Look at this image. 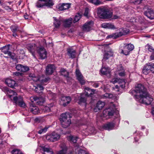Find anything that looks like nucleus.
Segmentation results:
<instances>
[{
    "mask_svg": "<svg viewBox=\"0 0 154 154\" xmlns=\"http://www.w3.org/2000/svg\"><path fill=\"white\" fill-rule=\"evenodd\" d=\"M129 92L136 98H141L140 101L146 105L150 104L153 100V98L148 94L146 89L141 84H137L135 89L130 91Z\"/></svg>",
    "mask_w": 154,
    "mask_h": 154,
    "instance_id": "f257e3e1",
    "label": "nucleus"
},
{
    "mask_svg": "<svg viewBox=\"0 0 154 154\" xmlns=\"http://www.w3.org/2000/svg\"><path fill=\"white\" fill-rule=\"evenodd\" d=\"M67 54L70 58H74L75 57L76 51L73 49L71 48L68 49Z\"/></svg>",
    "mask_w": 154,
    "mask_h": 154,
    "instance_id": "aec40b11",
    "label": "nucleus"
},
{
    "mask_svg": "<svg viewBox=\"0 0 154 154\" xmlns=\"http://www.w3.org/2000/svg\"><path fill=\"white\" fill-rule=\"evenodd\" d=\"M16 69L17 70L23 72L27 71L29 69L28 67L21 64L17 65L16 66Z\"/></svg>",
    "mask_w": 154,
    "mask_h": 154,
    "instance_id": "ddd939ff",
    "label": "nucleus"
},
{
    "mask_svg": "<svg viewBox=\"0 0 154 154\" xmlns=\"http://www.w3.org/2000/svg\"><path fill=\"white\" fill-rule=\"evenodd\" d=\"M60 137V135L55 133L53 132L49 134H47L46 137V139L49 142H54L57 140Z\"/></svg>",
    "mask_w": 154,
    "mask_h": 154,
    "instance_id": "39448f33",
    "label": "nucleus"
},
{
    "mask_svg": "<svg viewBox=\"0 0 154 154\" xmlns=\"http://www.w3.org/2000/svg\"><path fill=\"white\" fill-rule=\"evenodd\" d=\"M79 137L77 136L70 135L67 137L68 140L73 143H76Z\"/></svg>",
    "mask_w": 154,
    "mask_h": 154,
    "instance_id": "c756f323",
    "label": "nucleus"
},
{
    "mask_svg": "<svg viewBox=\"0 0 154 154\" xmlns=\"http://www.w3.org/2000/svg\"><path fill=\"white\" fill-rule=\"evenodd\" d=\"M5 82L9 87L12 88L17 85V84L14 80L8 78L6 79Z\"/></svg>",
    "mask_w": 154,
    "mask_h": 154,
    "instance_id": "4468645a",
    "label": "nucleus"
},
{
    "mask_svg": "<svg viewBox=\"0 0 154 154\" xmlns=\"http://www.w3.org/2000/svg\"><path fill=\"white\" fill-rule=\"evenodd\" d=\"M91 3H92L95 5H99L101 4V2L98 0H88Z\"/></svg>",
    "mask_w": 154,
    "mask_h": 154,
    "instance_id": "09e8293b",
    "label": "nucleus"
},
{
    "mask_svg": "<svg viewBox=\"0 0 154 154\" xmlns=\"http://www.w3.org/2000/svg\"><path fill=\"white\" fill-rule=\"evenodd\" d=\"M38 52L39 54L40 58L42 59H45L47 57V52L43 47L39 48Z\"/></svg>",
    "mask_w": 154,
    "mask_h": 154,
    "instance_id": "f3484780",
    "label": "nucleus"
},
{
    "mask_svg": "<svg viewBox=\"0 0 154 154\" xmlns=\"http://www.w3.org/2000/svg\"><path fill=\"white\" fill-rule=\"evenodd\" d=\"M113 97V94L110 93H106L103 96V98H111Z\"/></svg>",
    "mask_w": 154,
    "mask_h": 154,
    "instance_id": "de8ad7c7",
    "label": "nucleus"
},
{
    "mask_svg": "<svg viewBox=\"0 0 154 154\" xmlns=\"http://www.w3.org/2000/svg\"><path fill=\"white\" fill-rule=\"evenodd\" d=\"M18 79H17L18 82H23L25 80V79L22 76L21 77H19Z\"/></svg>",
    "mask_w": 154,
    "mask_h": 154,
    "instance_id": "13d9d810",
    "label": "nucleus"
},
{
    "mask_svg": "<svg viewBox=\"0 0 154 154\" xmlns=\"http://www.w3.org/2000/svg\"><path fill=\"white\" fill-rule=\"evenodd\" d=\"M105 105V103L103 102L99 101L97 103L96 106L94 110H95L97 109H98L99 110H100Z\"/></svg>",
    "mask_w": 154,
    "mask_h": 154,
    "instance_id": "7c9ffc66",
    "label": "nucleus"
},
{
    "mask_svg": "<svg viewBox=\"0 0 154 154\" xmlns=\"http://www.w3.org/2000/svg\"><path fill=\"white\" fill-rule=\"evenodd\" d=\"M102 27L109 29H115V26L111 23H103L101 25Z\"/></svg>",
    "mask_w": 154,
    "mask_h": 154,
    "instance_id": "a878e982",
    "label": "nucleus"
},
{
    "mask_svg": "<svg viewBox=\"0 0 154 154\" xmlns=\"http://www.w3.org/2000/svg\"><path fill=\"white\" fill-rule=\"evenodd\" d=\"M145 50L146 51L148 50L150 52H152L154 50V48L151 45L147 44L145 46Z\"/></svg>",
    "mask_w": 154,
    "mask_h": 154,
    "instance_id": "a19ab883",
    "label": "nucleus"
},
{
    "mask_svg": "<svg viewBox=\"0 0 154 154\" xmlns=\"http://www.w3.org/2000/svg\"><path fill=\"white\" fill-rule=\"evenodd\" d=\"M5 9L8 12H11L12 10L11 8L8 6H5L4 7Z\"/></svg>",
    "mask_w": 154,
    "mask_h": 154,
    "instance_id": "680f3d73",
    "label": "nucleus"
},
{
    "mask_svg": "<svg viewBox=\"0 0 154 154\" xmlns=\"http://www.w3.org/2000/svg\"><path fill=\"white\" fill-rule=\"evenodd\" d=\"M115 110L113 109L109 108L105 109L103 112V116L106 119L109 118V117L112 116L114 114Z\"/></svg>",
    "mask_w": 154,
    "mask_h": 154,
    "instance_id": "0eeeda50",
    "label": "nucleus"
},
{
    "mask_svg": "<svg viewBox=\"0 0 154 154\" xmlns=\"http://www.w3.org/2000/svg\"><path fill=\"white\" fill-rule=\"evenodd\" d=\"M11 45H8L1 48L0 49L2 52L5 54H8L10 52V47Z\"/></svg>",
    "mask_w": 154,
    "mask_h": 154,
    "instance_id": "cd10ccee",
    "label": "nucleus"
},
{
    "mask_svg": "<svg viewBox=\"0 0 154 154\" xmlns=\"http://www.w3.org/2000/svg\"><path fill=\"white\" fill-rule=\"evenodd\" d=\"M125 44L130 52L133 50L134 48V45L131 44Z\"/></svg>",
    "mask_w": 154,
    "mask_h": 154,
    "instance_id": "c03bdc74",
    "label": "nucleus"
},
{
    "mask_svg": "<svg viewBox=\"0 0 154 154\" xmlns=\"http://www.w3.org/2000/svg\"><path fill=\"white\" fill-rule=\"evenodd\" d=\"M52 104L48 105L47 106H46L42 108L43 112H51V107L52 106Z\"/></svg>",
    "mask_w": 154,
    "mask_h": 154,
    "instance_id": "f704fd0d",
    "label": "nucleus"
},
{
    "mask_svg": "<svg viewBox=\"0 0 154 154\" xmlns=\"http://www.w3.org/2000/svg\"><path fill=\"white\" fill-rule=\"evenodd\" d=\"M10 28L12 32L14 33L18 31V27L16 25H13L11 26Z\"/></svg>",
    "mask_w": 154,
    "mask_h": 154,
    "instance_id": "37998d69",
    "label": "nucleus"
},
{
    "mask_svg": "<svg viewBox=\"0 0 154 154\" xmlns=\"http://www.w3.org/2000/svg\"><path fill=\"white\" fill-rule=\"evenodd\" d=\"M10 57L12 59H14L15 58V54L14 53H12L9 52L8 54Z\"/></svg>",
    "mask_w": 154,
    "mask_h": 154,
    "instance_id": "603ef678",
    "label": "nucleus"
},
{
    "mask_svg": "<svg viewBox=\"0 0 154 154\" xmlns=\"http://www.w3.org/2000/svg\"><path fill=\"white\" fill-rule=\"evenodd\" d=\"M149 67H150V70L151 72L152 73L154 72V63H149Z\"/></svg>",
    "mask_w": 154,
    "mask_h": 154,
    "instance_id": "3c124183",
    "label": "nucleus"
},
{
    "mask_svg": "<svg viewBox=\"0 0 154 154\" xmlns=\"http://www.w3.org/2000/svg\"><path fill=\"white\" fill-rule=\"evenodd\" d=\"M54 25L55 27L58 28L59 27L60 24L63 23V20L60 19H57L56 17H54Z\"/></svg>",
    "mask_w": 154,
    "mask_h": 154,
    "instance_id": "5701e85b",
    "label": "nucleus"
},
{
    "mask_svg": "<svg viewBox=\"0 0 154 154\" xmlns=\"http://www.w3.org/2000/svg\"><path fill=\"white\" fill-rule=\"evenodd\" d=\"M11 152L12 154H24L20 150L17 149H13Z\"/></svg>",
    "mask_w": 154,
    "mask_h": 154,
    "instance_id": "49530a36",
    "label": "nucleus"
},
{
    "mask_svg": "<svg viewBox=\"0 0 154 154\" xmlns=\"http://www.w3.org/2000/svg\"><path fill=\"white\" fill-rule=\"evenodd\" d=\"M70 7V4L68 3H63L59 5L58 8L60 10L63 11L68 9Z\"/></svg>",
    "mask_w": 154,
    "mask_h": 154,
    "instance_id": "bb28decb",
    "label": "nucleus"
},
{
    "mask_svg": "<svg viewBox=\"0 0 154 154\" xmlns=\"http://www.w3.org/2000/svg\"><path fill=\"white\" fill-rule=\"evenodd\" d=\"M61 75L65 77H68L69 72L64 68H61L60 71Z\"/></svg>",
    "mask_w": 154,
    "mask_h": 154,
    "instance_id": "c9c22d12",
    "label": "nucleus"
},
{
    "mask_svg": "<svg viewBox=\"0 0 154 154\" xmlns=\"http://www.w3.org/2000/svg\"><path fill=\"white\" fill-rule=\"evenodd\" d=\"M119 51L120 53L123 54L125 55H127L129 54L130 51L127 48L124 44L123 48L121 47L119 49Z\"/></svg>",
    "mask_w": 154,
    "mask_h": 154,
    "instance_id": "4be33fe9",
    "label": "nucleus"
},
{
    "mask_svg": "<svg viewBox=\"0 0 154 154\" xmlns=\"http://www.w3.org/2000/svg\"><path fill=\"white\" fill-rule=\"evenodd\" d=\"M94 24V22L92 21L86 22L82 26L83 30L85 32L89 31L93 27Z\"/></svg>",
    "mask_w": 154,
    "mask_h": 154,
    "instance_id": "1a4fd4ad",
    "label": "nucleus"
},
{
    "mask_svg": "<svg viewBox=\"0 0 154 154\" xmlns=\"http://www.w3.org/2000/svg\"><path fill=\"white\" fill-rule=\"evenodd\" d=\"M38 108L37 106H35L32 103H30L29 110L31 112H32V111H33L34 110H35V109H37Z\"/></svg>",
    "mask_w": 154,
    "mask_h": 154,
    "instance_id": "ea45409f",
    "label": "nucleus"
},
{
    "mask_svg": "<svg viewBox=\"0 0 154 154\" xmlns=\"http://www.w3.org/2000/svg\"><path fill=\"white\" fill-rule=\"evenodd\" d=\"M10 92L12 94V95H9L8 96H9V97L11 98L12 96L13 95H16V93L15 92H14V91L11 90L10 91Z\"/></svg>",
    "mask_w": 154,
    "mask_h": 154,
    "instance_id": "0e129e2a",
    "label": "nucleus"
},
{
    "mask_svg": "<svg viewBox=\"0 0 154 154\" xmlns=\"http://www.w3.org/2000/svg\"><path fill=\"white\" fill-rule=\"evenodd\" d=\"M60 103L64 106H67L71 101V98L69 96H63L60 98Z\"/></svg>",
    "mask_w": 154,
    "mask_h": 154,
    "instance_id": "9b49d317",
    "label": "nucleus"
},
{
    "mask_svg": "<svg viewBox=\"0 0 154 154\" xmlns=\"http://www.w3.org/2000/svg\"><path fill=\"white\" fill-rule=\"evenodd\" d=\"M85 92L84 94H82L80 95V97L79 99V104H81L83 103L86 104V98L84 95L86 97H89L92 95L95 90L94 89H91L89 88H85Z\"/></svg>",
    "mask_w": 154,
    "mask_h": 154,
    "instance_id": "20e7f679",
    "label": "nucleus"
},
{
    "mask_svg": "<svg viewBox=\"0 0 154 154\" xmlns=\"http://www.w3.org/2000/svg\"><path fill=\"white\" fill-rule=\"evenodd\" d=\"M49 96L51 97V99H54L56 97V95L55 93H51L49 94Z\"/></svg>",
    "mask_w": 154,
    "mask_h": 154,
    "instance_id": "052dcab7",
    "label": "nucleus"
},
{
    "mask_svg": "<svg viewBox=\"0 0 154 154\" xmlns=\"http://www.w3.org/2000/svg\"><path fill=\"white\" fill-rule=\"evenodd\" d=\"M100 71L101 74L106 75L109 74L111 71L110 69L108 66H103Z\"/></svg>",
    "mask_w": 154,
    "mask_h": 154,
    "instance_id": "412c9836",
    "label": "nucleus"
},
{
    "mask_svg": "<svg viewBox=\"0 0 154 154\" xmlns=\"http://www.w3.org/2000/svg\"><path fill=\"white\" fill-rule=\"evenodd\" d=\"M70 114L66 112L60 115V119L61 125L63 128H66L69 126L71 124Z\"/></svg>",
    "mask_w": 154,
    "mask_h": 154,
    "instance_id": "f03ea898",
    "label": "nucleus"
},
{
    "mask_svg": "<svg viewBox=\"0 0 154 154\" xmlns=\"http://www.w3.org/2000/svg\"><path fill=\"white\" fill-rule=\"evenodd\" d=\"M89 9L88 8H86L85 10V12L84 13V15L87 17L89 16Z\"/></svg>",
    "mask_w": 154,
    "mask_h": 154,
    "instance_id": "5fc2aeb1",
    "label": "nucleus"
},
{
    "mask_svg": "<svg viewBox=\"0 0 154 154\" xmlns=\"http://www.w3.org/2000/svg\"><path fill=\"white\" fill-rule=\"evenodd\" d=\"M72 19L71 18H70L67 19L63 20V23L64 26L65 27H69L72 24Z\"/></svg>",
    "mask_w": 154,
    "mask_h": 154,
    "instance_id": "393cba45",
    "label": "nucleus"
},
{
    "mask_svg": "<svg viewBox=\"0 0 154 154\" xmlns=\"http://www.w3.org/2000/svg\"><path fill=\"white\" fill-rule=\"evenodd\" d=\"M35 45L34 44L32 45L29 44L27 46V48L28 50L33 56H34V52L35 50Z\"/></svg>",
    "mask_w": 154,
    "mask_h": 154,
    "instance_id": "2f4dec72",
    "label": "nucleus"
},
{
    "mask_svg": "<svg viewBox=\"0 0 154 154\" xmlns=\"http://www.w3.org/2000/svg\"><path fill=\"white\" fill-rule=\"evenodd\" d=\"M30 100L32 102L34 101L37 105H42L45 101V99L44 98L42 97H32L30 98Z\"/></svg>",
    "mask_w": 154,
    "mask_h": 154,
    "instance_id": "6e6552de",
    "label": "nucleus"
},
{
    "mask_svg": "<svg viewBox=\"0 0 154 154\" xmlns=\"http://www.w3.org/2000/svg\"><path fill=\"white\" fill-rule=\"evenodd\" d=\"M54 4L52 1H49L48 2H47L45 3V6L48 7H51Z\"/></svg>",
    "mask_w": 154,
    "mask_h": 154,
    "instance_id": "8fccbe9b",
    "label": "nucleus"
},
{
    "mask_svg": "<svg viewBox=\"0 0 154 154\" xmlns=\"http://www.w3.org/2000/svg\"><path fill=\"white\" fill-rule=\"evenodd\" d=\"M40 147H41L40 150L43 151L44 154H53L52 150L49 148L46 147V146H42Z\"/></svg>",
    "mask_w": 154,
    "mask_h": 154,
    "instance_id": "6ab92c4d",
    "label": "nucleus"
},
{
    "mask_svg": "<svg viewBox=\"0 0 154 154\" xmlns=\"http://www.w3.org/2000/svg\"><path fill=\"white\" fill-rule=\"evenodd\" d=\"M144 15L148 18L151 19H154V11L151 9H148L144 13Z\"/></svg>",
    "mask_w": 154,
    "mask_h": 154,
    "instance_id": "a211bd4d",
    "label": "nucleus"
},
{
    "mask_svg": "<svg viewBox=\"0 0 154 154\" xmlns=\"http://www.w3.org/2000/svg\"><path fill=\"white\" fill-rule=\"evenodd\" d=\"M29 76L31 80H32L35 82H37L39 80V78L34 74H29Z\"/></svg>",
    "mask_w": 154,
    "mask_h": 154,
    "instance_id": "58836bf2",
    "label": "nucleus"
},
{
    "mask_svg": "<svg viewBox=\"0 0 154 154\" xmlns=\"http://www.w3.org/2000/svg\"><path fill=\"white\" fill-rule=\"evenodd\" d=\"M75 73L77 79L82 85H84L85 83V81L79 70L76 69Z\"/></svg>",
    "mask_w": 154,
    "mask_h": 154,
    "instance_id": "9d476101",
    "label": "nucleus"
},
{
    "mask_svg": "<svg viewBox=\"0 0 154 154\" xmlns=\"http://www.w3.org/2000/svg\"><path fill=\"white\" fill-rule=\"evenodd\" d=\"M98 14L101 18L104 19L110 18L112 15V13L110 11L109 9L106 8H98Z\"/></svg>",
    "mask_w": 154,
    "mask_h": 154,
    "instance_id": "7ed1b4c3",
    "label": "nucleus"
},
{
    "mask_svg": "<svg viewBox=\"0 0 154 154\" xmlns=\"http://www.w3.org/2000/svg\"><path fill=\"white\" fill-rule=\"evenodd\" d=\"M78 154H89V153L84 150L80 149L79 151Z\"/></svg>",
    "mask_w": 154,
    "mask_h": 154,
    "instance_id": "4d7b16f0",
    "label": "nucleus"
},
{
    "mask_svg": "<svg viewBox=\"0 0 154 154\" xmlns=\"http://www.w3.org/2000/svg\"><path fill=\"white\" fill-rule=\"evenodd\" d=\"M55 67L53 64H48L46 67V72L47 75H49L51 74L55 69Z\"/></svg>",
    "mask_w": 154,
    "mask_h": 154,
    "instance_id": "dca6fc26",
    "label": "nucleus"
},
{
    "mask_svg": "<svg viewBox=\"0 0 154 154\" xmlns=\"http://www.w3.org/2000/svg\"><path fill=\"white\" fill-rule=\"evenodd\" d=\"M43 87L41 85H38L35 89V91L38 93H40L42 92L43 90Z\"/></svg>",
    "mask_w": 154,
    "mask_h": 154,
    "instance_id": "e433bc0d",
    "label": "nucleus"
},
{
    "mask_svg": "<svg viewBox=\"0 0 154 154\" xmlns=\"http://www.w3.org/2000/svg\"><path fill=\"white\" fill-rule=\"evenodd\" d=\"M49 127L45 126L44 127L40 128V129L38 131V133L40 134H42L45 133L47 131Z\"/></svg>",
    "mask_w": 154,
    "mask_h": 154,
    "instance_id": "72a5a7b5",
    "label": "nucleus"
},
{
    "mask_svg": "<svg viewBox=\"0 0 154 154\" xmlns=\"http://www.w3.org/2000/svg\"><path fill=\"white\" fill-rule=\"evenodd\" d=\"M119 76H125V73L124 71H122L119 73Z\"/></svg>",
    "mask_w": 154,
    "mask_h": 154,
    "instance_id": "774afa93",
    "label": "nucleus"
},
{
    "mask_svg": "<svg viewBox=\"0 0 154 154\" xmlns=\"http://www.w3.org/2000/svg\"><path fill=\"white\" fill-rule=\"evenodd\" d=\"M62 149L58 151L57 152V154H73L72 152L71 151L69 153H67V147L64 144L60 146Z\"/></svg>",
    "mask_w": 154,
    "mask_h": 154,
    "instance_id": "2eb2a0df",
    "label": "nucleus"
},
{
    "mask_svg": "<svg viewBox=\"0 0 154 154\" xmlns=\"http://www.w3.org/2000/svg\"><path fill=\"white\" fill-rule=\"evenodd\" d=\"M45 3L38 0L35 4V6L37 8H42L45 6Z\"/></svg>",
    "mask_w": 154,
    "mask_h": 154,
    "instance_id": "4c0bfd02",
    "label": "nucleus"
},
{
    "mask_svg": "<svg viewBox=\"0 0 154 154\" xmlns=\"http://www.w3.org/2000/svg\"><path fill=\"white\" fill-rule=\"evenodd\" d=\"M115 34V33L114 34H113L108 35L106 37V38L107 39H109V38H118V37H116V36Z\"/></svg>",
    "mask_w": 154,
    "mask_h": 154,
    "instance_id": "6e6d98bb",
    "label": "nucleus"
},
{
    "mask_svg": "<svg viewBox=\"0 0 154 154\" xmlns=\"http://www.w3.org/2000/svg\"><path fill=\"white\" fill-rule=\"evenodd\" d=\"M113 55L112 52L110 51H108L104 54L103 59L102 60L103 63L104 62L105 60L108 59L111 56Z\"/></svg>",
    "mask_w": 154,
    "mask_h": 154,
    "instance_id": "473e14b6",
    "label": "nucleus"
},
{
    "mask_svg": "<svg viewBox=\"0 0 154 154\" xmlns=\"http://www.w3.org/2000/svg\"><path fill=\"white\" fill-rule=\"evenodd\" d=\"M149 66V63L146 64L144 67L142 71L143 72L144 74L147 75L149 73L151 72L150 67Z\"/></svg>",
    "mask_w": 154,
    "mask_h": 154,
    "instance_id": "c85d7f7f",
    "label": "nucleus"
},
{
    "mask_svg": "<svg viewBox=\"0 0 154 154\" xmlns=\"http://www.w3.org/2000/svg\"><path fill=\"white\" fill-rule=\"evenodd\" d=\"M122 81V85H120V86H121L122 88H124L125 82V81L123 80H121Z\"/></svg>",
    "mask_w": 154,
    "mask_h": 154,
    "instance_id": "338daca9",
    "label": "nucleus"
},
{
    "mask_svg": "<svg viewBox=\"0 0 154 154\" xmlns=\"http://www.w3.org/2000/svg\"><path fill=\"white\" fill-rule=\"evenodd\" d=\"M143 0H131V1L135 5H138L141 3Z\"/></svg>",
    "mask_w": 154,
    "mask_h": 154,
    "instance_id": "864d4df0",
    "label": "nucleus"
},
{
    "mask_svg": "<svg viewBox=\"0 0 154 154\" xmlns=\"http://www.w3.org/2000/svg\"><path fill=\"white\" fill-rule=\"evenodd\" d=\"M13 100L15 103L19 106L24 108L26 107V105L21 97H13Z\"/></svg>",
    "mask_w": 154,
    "mask_h": 154,
    "instance_id": "423d86ee",
    "label": "nucleus"
},
{
    "mask_svg": "<svg viewBox=\"0 0 154 154\" xmlns=\"http://www.w3.org/2000/svg\"><path fill=\"white\" fill-rule=\"evenodd\" d=\"M114 124L113 123L109 122L103 125V128L106 130H110L113 129Z\"/></svg>",
    "mask_w": 154,
    "mask_h": 154,
    "instance_id": "b1692460",
    "label": "nucleus"
},
{
    "mask_svg": "<svg viewBox=\"0 0 154 154\" xmlns=\"http://www.w3.org/2000/svg\"><path fill=\"white\" fill-rule=\"evenodd\" d=\"M92 86L95 88H97L99 86L98 84L97 83L92 82Z\"/></svg>",
    "mask_w": 154,
    "mask_h": 154,
    "instance_id": "69168bd1",
    "label": "nucleus"
},
{
    "mask_svg": "<svg viewBox=\"0 0 154 154\" xmlns=\"http://www.w3.org/2000/svg\"><path fill=\"white\" fill-rule=\"evenodd\" d=\"M82 15L79 13L77 14L75 16L74 19L73 21L74 23L78 22L81 18Z\"/></svg>",
    "mask_w": 154,
    "mask_h": 154,
    "instance_id": "79ce46f5",
    "label": "nucleus"
},
{
    "mask_svg": "<svg viewBox=\"0 0 154 154\" xmlns=\"http://www.w3.org/2000/svg\"><path fill=\"white\" fill-rule=\"evenodd\" d=\"M130 30L127 28H122L119 29V32L115 33L116 37H120L123 35L128 34Z\"/></svg>",
    "mask_w": 154,
    "mask_h": 154,
    "instance_id": "f8f14e48",
    "label": "nucleus"
},
{
    "mask_svg": "<svg viewBox=\"0 0 154 154\" xmlns=\"http://www.w3.org/2000/svg\"><path fill=\"white\" fill-rule=\"evenodd\" d=\"M23 75V74L19 72H16L13 73V75L14 77H17L16 79L20 77H21Z\"/></svg>",
    "mask_w": 154,
    "mask_h": 154,
    "instance_id": "a18cd8bd",
    "label": "nucleus"
},
{
    "mask_svg": "<svg viewBox=\"0 0 154 154\" xmlns=\"http://www.w3.org/2000/svg\"><path fill=\"white\" fill-rule=\"evenodd\" d=\"M32 112L34 114H37L38 113H41L40 112L38 108H37V109H35V110H34L33 111H32Z\"/></svg>",
    "mask_w": 154,
    "mask_h": 154,
    "instance_id": "bf43d9fd",
    "label": "nucleus"
},
{
    "mask_svg": "<svg viewBox=\"0 0 154 154\" xmlns=\"http://www.w3.org/2000/svg\"><path fill=\"white\" fill-rule=\"evenodd\" d=\"M151 55L149 57V58L150 60H154V50L153 51Z\"/></svg>",
    "mask_w": 154,
    "mask_h": 154,
    "instance_id": "e2e57ef3",
    "label": "nucleus"
}]
</instances>
